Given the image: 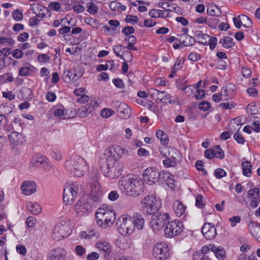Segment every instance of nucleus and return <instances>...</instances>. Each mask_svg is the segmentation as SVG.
I'll list each match as a JSON object with an SVG mask.
<instances>
[{
  "mask_svg": "<svg viewBox=\"0 0 260 260\" xmlns=\"http://www.w3.org/2000/svg\"><path fill=\"white\" fill-rule=\"evenodd\" d=\"M259 192V189L257 187L249 189L247 192L248 199L254 198L259 199L260 198Z\"/></svg>",
  "mask_w": 260,
  "mask_h": 260,
  "instance_id": "obj_40",
  "label": "nucleus"
},
{
  "mask_svg": "<svg viewBox=\"0 0 260 260\" xmlns=\"http://www.w3.org/2000/svg\"><path fill=\"white\" fill-rule=\"evenodd\" d=\"M132 221L135 228H137L139 230L143 228L145 220L141 214L138 213H134L133 217H132Z\"/></svg>",
  "mask_w": 260,
  "mask_h": 260,
  "instance_id": "obj_26",
  "label": "nucleus"
},
{
  "mask_svg": "<svg viewBox=\"0 0 260 260\" xmlns=\"http://www.w3.org/2000/svg\"><path fill=\"white\" fill-rule=\"evenodd\" d=\"M125 22L132 24L136 23L138 21V18L137 16L134 15H127L125 19Z\"/></svg>",
  "mask_w": 260,
  "mask_h": 260,
  "instance_id": "obj_55",
  "label": "nucleus"
},
{
  "mask_svg": "<svg viewBox=\"0 0 260 260\" xmlns=\"http://www.w3.org/2000/svg\"><path fill=\"white\" fill-rule=\"evenodd\" d=\"M119 6V2H118L116 1H114L111 2L109 4V8L111 10L114 11H118V7Z\"/></svg>",
  "mask_w": 260,
  "mask_h": 260,
  "instance_id": "obj_63",
  "label": "nucleus"
},
{
  "mask_svg": "<svg viewBox=\"0 0 260 260\" xmlns=\"http://www.w3.org/2000/svg\"><path fill=\"white\" fill-rule=\"evenodd\" d=\"M179 36L180 43L185 46H192L196 42L192 37L187 34H181Z\"/></svg>",
  "mask_w": 260,
  "mask_h": 260,
  "instance_id": "obj_28",
  "label": "nucleus"
},
{
  "mask_svg": "<svg viewBox=\"0 0 260 260\" xmlns=\"http://www.w3.org/2000/svg\"><path fill=\"white\" fill-rule=\"evenodd\" d=\"M170 219L169 214L167 213L158 212L151 217L150 226L153 231H159L161 229L166 222Z\"/></svg>",
  "mask_w": 260,
  "mask_h": 260,
  "instance_id": "obj_8",
  "label": "nucleus"
},
{
  "mask_svg": "<svg viewBox=\"0 0 260 260\" xmlns=\"http://www.w3.org/2000/svg\"><path fill=\"white\" fill-rule=\"evenodd\" d=\"M113 50L117 56L122 60H124L123 57L124 47L122 45L120 44L115 45L113 47Z\"/></svg>",
  "mask_w": 260,
  "mask_h": 260,
  "instance_id": "obj_37",
  "label": "nucleus"
},
{
  "mask_svg": "<svg viewBox=\"0 0 260 260\" xmlns=\"http://www.w3.org/2000/svg\"><path fill=\"white\" fill-rule=\"evenodd\" d=\"M195 36L198 39L197 42L204 45H207V41L210 36L208 35L202 34L201 31H198L195 33Z\"/></svg>",
  "mask_w": 260,
  "mask_h": 260,
  "instance_id": "obj_34",
  "label": "nucleus"
},
{
  "mask_svg": "<svg viewBox=\"0 0 260 260\" xmlns=\"http://www.w3.org/2000/svg\"><path fill=\"white\" fill-rule=\"evenodd\" d=\"M95 218L99 226L106 229L113 224L116 219V213L107 207L100 208L96 212Z\"/></svg>",
  "mask_w": 260,
  "mask_h": 260,
  "instance_id": "obj_4",
  "label": "nucleus"
},
{
  "mask_svg": "<svg viewBox=\"0 0 260 260\" xmlns=\"http://www.w3.org/2000/svg\"><path fill=\"white\" fill-rule=\"evenodd\" d=\"M160 173L154 168H147L143 174L144 180L146 184L152 185L158 182Z\"/></svg>",
  "mask_w": 260,
  "mask_h": 260,
  "instance_id": "obj_12",
  "label": "nucleus"
},
{
  "mask_svg": "<svg viewBox=\"0 0 260 260\" xmlns=\"http://www.w3.org/2000/svg\"><path fill=\"white\" fill-rule=\"evenodd\" d=\"M217 40L215 37L209 38L207 41V45L210 46V49L212 50L215 48Z\"/></svg>",
  "mask_w": 260,
  "mask_h": 260,
  "instance_id": "obj_54",
  "label": "nucleus"
},
{
  "mask_svg": "<svg viewBox=\"0 0 260 260\" xmlns=\"http://www.w3.org/2000/svg\"><path fill=\"white\" fill-rule=\"evenodd\" d=\"M202 232L204 237L208 240L214 239L217 234L214 224L209 222L204 223L202 228Z\"/></svg>",
  "mask_w": 260,
  "mask_h": 260,
  "instance_id": "obj_16",
  "label": "nucleus"
},
{
  "mask_svg": "<svg viewBox=\"0 0 260 260\" xmlns=\"http://www.w3.org/2000/svg\"><path fill=\"white\" fill-rule=\"evenodd\" d=\"M95 247L100 251L104 253L105 256L109 255L111 252V244L107 241L100 240L98 241L95 244Z\"/></svg>",
  "mask_w": 260,
  "mask_h": 260,
  "instance_id": "obj_23",
  "label": "nucleus"
},
{
  "mask_svg": "<svg viewBox=\"0 0 260 260\" xmlns=\"http://www.w3.org/2000/svg\"><path fill=\"white\" fill-rule=\"evenodd\" d=\"M248 228L252 236L260 242V224L250 222L248 224Z\"/></svg>",
  "mask_w": 260,
  "mask_h": 260,
  "instance_id": "obj_25",
  "label": "nucleus"
},
{
  "mask_svg": "<svg viewBox=\"0 0 260 260\" xmlns=\"http://www.w3.org/2000/svg\"><path fill=\"white\" fill-rule=\"evenodd\" d=\"M165 150L167 152V154L166 152H164L162 150L160 151L161 154L164 155L166 157L172 160L173 162H176L177 164L181 160V155L177 149L169 147L166 148Z\"/></svg>",
  "mask_w": 260,
  "mask_h": 260,
  "instance_id": "obj_15",
  "label": "nucleus"
},
{
  "mask_svg": "<svg viewBox=\"0 0 260 260\" xmlns=\"http://www.w3.org/2000/svg\"><path fill=\"white\" fill-rule=\"evenodd\" d=\"M249 199L250 200V202L249 204H248V203L246 202V207L250 210L256 208L258 206L259 203H260V198H259V199H257V198H250Z\"/></svg>",
  "mask_w": 260,
  "mask_h": 260,
  "instance_id": "obj_39",
  "label": "nucleus"
},
{
  "mask_svg": "<svg viewBox=\"0 0 260 260\" xmlns=\"http://www.w3.org/2000/svg\"><path fill=\"white\" fill-rule=\"evenodd\" d=\"M193 260H210L205 254L200 252H196L193 255Z\"/></svg>",
  "mask_w": 260,
  "mask_h": 260,
  "instance_id": "obj_53",
  "label": "nucleus"
},
{
  "mask_svg": "<svg viewBox=\"0 0 260 260\" xmlns=\"http://www.w3.org/2000/svg\"><path fill=\"white\" fill-rule=\"evenodd\" d=\"M15 41L13 39L10 38H5V37H0V44L1 45H9L10 46H12L14 44Z\"/></svg>",
  "mask_w": 260,
  "mask_h": 260,
  "instance_id": "obj_47",
  "label": "nucleus"
},
{
  "mask_svg": "<svg viewBox=\"0 0 260 260\" xmlns=\"http://www.w3.org/2000/svg\"><path fill=\"white\" fill-rule=\"evenodd\" d=\"M106 157L108 158L109 157L111 156L116 159L123 156H129L128 151L127 150L121 147L120 146H117L114 147H112L109 150H107L105 153Z\"/></svg>",
  "mask_w": 260,
  "mask_h": 260,
  "instance_id": "obj_13",
  "label": "nucleus"
},
{
  "mask_svg": "<svg viewBox=\"0 0 260 260\" xmlns=\"http://www.w3.org/2000/svg\"><path fill=\"white\" fill-rule=\"evenodd\" d=\"M157 6L159 8L163 9L166 11H176V9L179 10L180 8L175 4H169L167 2L159 3Z\"/></svg>",
  "mask_w": 260,
  "mask_h": 260,
  "instance_id": "obj_33",
  "label": "nucleus"
},
{
  "mask_svg": "<svg viewBox=\"0 0 260 260\" xmlns=\"http://www.w3.org/2000/svg\"><path fill=\"white\" fill-rule=\"evenodd\" d=\"M219 43L221 44L222 46L226 49L230 48L235 45L233 38L230 37H224L219 40Z\"/></svg>",
  "mask_w": 260,
  "mask_h": 260,
  "instance_id": "obj_36",
  "label": "nucleus"
},
{
  "mask_svg": "<svg viewBox=\"0 0 260 260\" xmlns=\"http://www.w3.org/2000/svg\"><path fill=\"white\" fill-rule=\"evenodd\" d=\"M98 107L99 104L96 101H91L90 103L79 108L77 114L80 117H85L93 110L94 108Z\"/></svg>",
  "mask_w": 260,
  "mask_h": 260,
  "instance_id": "obj_17",
  "label": "nucleus"
},
{
  "mask_svg": "<svg viewBox=\"0 0 260 260\" xmlns=\"http://www.w3.org/2000/svg\"><path fill=\"white\" fill-rule=\"evenodd\" d=\"M243 175L250 177L251 174L252 166L249 161L243 162L241 165Z\"/></svg>",
  "mask_w": 260,
  "mask_h": 260,
  "instance_id": "obj_35",
  "label": "nucleus"
},
{
  "mask_svg": "<svg viewBox=\"0 0 260 260\" xmlns=\"http://www.w3.org/2000/svg\"><path fill=\"white\" fill-rule=\"evenodd\" d=\"M114 105L117 108V112L122 114V117L124 118H128L132 115V110L126 104L116 101L114 103Z\"/></svg>",
  "mask_w": 260,
  "mask_h": 260,
  "instance_id": "obj_20",
  "label": "nucleus"
},
{
  "mask_svg": "<svg viewBox=\"0 0 260 260\" xmlns=\"http://www.w3.org/2000/svg\"><path fill=\"white\" fill-rule=\"evenodd\" d=\"M210 107V104L208 102L203 101L201 102L199 106V108L200 110L204 111H206L209 110Z\"/></svg>",
  "mask_w": 260,
  "mask_h": 260,
  "instance_id": "obj_59",
  "label": "nucleus"
},
{
  "mask_svg": "<svg viewBox=\"0 0 260 260\" xmlns=\"http://www.w3.org/2000/svg\"><path fill=\"white\" fill-rule=\"evenodd\" d=\"M159 179L161 181L165 182L168 185H172L174 182L173 175L169 172H161Z\"/></svg>",
  "mask_w": 260,
  "mask_h": 260,
  "instance_id": "obj_30",
  "label": "nucleus"
},
{
  "mask_svg": "<svg viewBox=\"0 0 260 260\" xmlns=\"http://www.w3.org/2000/svg\"><path fill=\"white\" fill-rule=\"evenodd\" d=\"M233 22L235 26L237 28H240L242 25V18L241 16L239 15L238 17H235L233 18Z\"/></svg>",
  "mask_w": 260,
  "mask_h": 260,
  "instance_id": "obj_58",
  "label": "nucleus"
},
{
  "mask_svg": "<svg viewBox=\"0 0 260 260\" xmlns=\"http://www.w3.org/2000/svg\"><path fill=\"white\" fill-rule=\"evenodd\" d=\"M135 29L133 26H127L122 29V32L126 36H128L135 32Z\"/></svg>",
  "mask_w": 260,
  "mask_h": 260,
  "instance_id": "obj_49",
  "label": "nucleus"
},
{
  "mask_svg": "<svg viewBox=\"0 0 260 260\" xmlns=\"http://www.w3.org/2000/svg\"><path fill=\"white\" fill-rule=\"evenodd\" d=\"M156 137L160 140L162 145H166L168 143L169 139L167 135L161 130H158L156 133Z\"/></svg>",
  "mask_w": 260,
  "mask_h": 260,
  "instance_id": "obj_38",
  "label": "nucleus"
},
{
  "mask_svg": "<svg viewBox=\"0 0 260 260\" xmlns=\"http://www.w3.org/2000/svg\"><path fill=\"white\" fill-rule=\"evenodd\" d=\"M207 12L209 15L216 17L220 16L222 13L219 7L214 4H211L208 7Z\"/></svg>",
  "mask_w": 260,
  "mask_h": 260,
  "instance_id": "obj_32",
  "label": "nucleus"
},
{
  "mask_svg": "<svg viewBox=\"0 0 260 260\" xmlns=\"http://www.w3.org/2000/svg\"><path fill=\"white\" fill-rule=\"evenodd\" d=\"M61 7V4L58 2H53L50 3L48 5V8L55 11H58Z\"/></svg>",
  "mask_w": 260,
  "mask_h": 260,
  "instance_id": "obj_52",
  "label": "nucleus"
},
{
  "mask_svg": "<svg viewBox=\"0 0 260 260\" xmlns=\"http://www.w3.org/2000/svg\"><path fill=\"white\" fill-rule=\"evenodd\" d=\"M183 64V61L181 58H177L173 68V73H176L179 70L181 69Z\"/></svg>",
  "mask_w": 260,
  "mask_h": 260,
  "instance_id": "obj_46",
  "label": "nucleus"
},
{
  "mask_svg": "<svg viewBox=\"0 0 260 260\" xmlns=\"http://www.w3.org/2000/svg\"><path fill=\"white\" fill-rule=\"evenodd\" d=\"M214 175L218 179H220L226 175V173L222 169H217L215 170Z\"/></svg>",
  "mask_w": 260,
  "mask_h": 260,
  "instance_id": "obj_51",
  "label": "nucleus"
},
{
  "mask_svg": "<svg viewBox=\"0 0 260 260\" xmlns=\"http://www.w3.org/2000/svg\"><path fill=\"white\" fill-rule=\"evenodd\" d=\"M116 226L119 232L123 236L132 234L135 230L132 217L123 215L119 217L116 221Z\"/></svg>",
  "mask_w": 260,
  "mask_h": 260,
  "instance_id": "obj_6",
  "label": "nucleus"
},
{
  "mask_svg": "<svg viewBox=\"0 0 260 260\" xmlns=\"http://www.w3.org/2000/svg\"><path fill=\"white\" fill-rule=\"evenodd\" d=\"M90 198L95 202H100L103 196L102 189L97 182L90 185Z\"/></svg>",
  "mask_w": 260,
  "mask_h": 260,
  "instance_id": "obj_18",
  "label": "nucleus"
},
{
  "mask_svg": "<svg viewBox=\"0 0 260 260\" xmlns=\"http://www.w3.org/2000/svg\"><path fill=\"white\" fill-rule=\"evenodd\" d=\"M13 17L15 21H19L23 19V14L21 11L16 10L13 12Z\"/></svg>",
  "mask_w": 260,
  "mask_h": 260,
  "instance_id": "obj_50",
  "label": "nucleus"
},
{
  "mask_svg": "<svg viewBox=\"0 0 260 260\" xmlns=\"http://www.w3.org/2000/svg\"><path fill=\"white\" fill-rule=\"evenodd\" d=\"M65 168L70 174L77 177L82 176L87 169L85 160L79 156H73L68 160Z\"/></svg>",
  "mask_w": 260,
  "mask_h": 260,
  "instance_id": "obj_3",
  "label": "nucleus"
},
{
  "mask_svg": "<svg viewBox=\"0 0 260 260\" xmlns=\"http://www.w3.org/2000/svg\"><path fill=\"white\" fill-rule=\"evenodd\" d=\"M46 100L50 102H52L55 101L56 95L55 93L52 91L48 92L46 96Z\"/></svg>",
  "mask_w": 260,
  "mask_h": 260,
  "instance_id": "obj_64",
  "label": "nucleus"
},
{
  "mask_svg": "<svg viewBox=\"0 0 260 260\" xmlns=\"http://www.w3.org/2000/svg\"><path fill=\"white\" fill-rule=\"evenodd\" d=\"M26 206L27 210L32 214L37 215L41 211L40 206L36 203L27 202Z\"/></svg>",
  "mask_w": 260,
  "mask_h": 260,
  "instance_id": "obj_31",
  "label": "nucleus"
},
{
  "mask_svg": "<svg viewBox=\"0 0 260 260\" xmlns=\"http://www.w3.org/2000/svg\"><path fill=\"white\" fill-rule=\"evenodd\" d=\"M153 256L157 260H165L170 255L168 245L164 242L156 243L153 247Z\"/></svg>",
  "mask_w": 260,
  "mask_h": 260,
  "instance_id": "obj_10",
  "label": "nucleus"
},
{
  "mask_svg": "<svg viewBox=\"0 0 260 260\" xmlns=\"http://www.w3.org/2000/svg\"><path fill=\"white\" fill-rule=\"evenodd\" d=\"M66 255V250L63 248L57 247L49 253L47 260H64Z\"/></svg>",
  "mask_w": 260,
  "mask_h": 260,
  "instance_id": "obj_19",
  "label": "nucleus"
},
{
  "mask_svg": "<svg viewBox=\"0 0 260 260\" xmlns=\"http://www.w3.org/2000/svg\"><path fill=\"white\" fill-rule=\"evenodd\" d=\"M183 224L177 220L168 221L165 227V236L172 238L179 235L182 231Z\"/></svg>",
  "mask_w": 260,
  "mask_h": 260,
  "instance_id": "obj_9",
  "label": "nucleus"
},
{
  "mask_svg": "<svg viewBox=\"0 0 260 260\" xmlns=\"http://www.w3.org/2000/svg\"><path fill=\"white\" fill-rule=\"evenodd\" d=\"M241 18L244 22V24H243V26L247 28H250L252 26V21L249 17L245 15H242Z\"/></svg>",
  "mask_w": 260,
  "mask_h": 260,
  "instance_id": "obj_43",
  "label": "nucleus"
},
{
  "mask_svg": "<svg viewBox=\"0 0 260 260\" xmlns=\"http://www.w3.org/2000/svg\"><path fill=\"white\" fill-rule=\"evenodd\" d=\"M91 205L84 198L80 199L75 206V210L80 215H83L90 211Z\"/></svg>",
  "mask_w": 260,
  "mask_h": 260,
  "instance_id": "obj_14",
  "label": "nucleus"
},
{
  "mask_svg": "<svg viewBox=\"0 0 260 260\" xmlns=\"http://www.w3.org/2000/svg\"><path fill=\"white\" fill-rule=\"evenodd\" d=\"M114 113V111L110 109L104 108L103 109L100 115L105 118H108L110 117Z\"/></svg>",
  "mask_w": 260,
  "mask_h": 260,
  "instance_id": "obj_48",
  "label": "nucleus"
},
{
  "mask_svg": "<svg viewBox=\"0 0 260 260\" xmlns=\"http://www.w3.org/2000/svg\"><path fill=\"white\" fill-rule=\"evenodd\" d=\"M234 139L239 144H244L245 143V139L241 135H240L238 132H237L234 135Z\"/></svg>",
  "mask_w": 260,
  "mask_h": 260,
  "instance_id": "obj_60",
  "label": "nucleus"
},
{
  "mask_svg": "<svg viewBox=\"0 0 260 260\" xmlns=\"http://www.w3.org/2000/svg\"><path fill=\"white\" fill-rule=\"evenodd\" d=\"M153 94L157 96V99L159 100L162 103L168 102L170 104H174L175 100H172L171 95L165 91H160L157 89H153Z\"/></svg>",
  "mask_w": 260,
  "mask_h": 260,
  "instance_id": "obj_21",
  "label": "nucleus"
},
{
  "mask_svg": "<svg viewBox=\"0 0 260 260\" xmlns=\"http://www.w3.org/2000/svg\"><path fill=\"white\" fill-rule=\"evenodd\" d=\"M214 246L215 245L214 244H209L208 245L203 246L202 247L201 251H199V252L206 255L205 254L208 253L210 251H212V247Z\"/></svg>",
  "mask_w": 260,
  "mask_h": 260,
  "instance_id": "obj_57",
  "label": "nucleus"
},
{
  "mask_svg": "<svg viewBox=\"0 0 260 260\" xmlns=\"http://www.w3.org/2000/svg\"><path fill=\"white\" fill-rule=\"evenodd\" d=\"M21 189L24 194L28 196L36 192V186L34 182L26 181L21 185Z\"/></svg>",
  "mask_w": 260,
  "mask_h": 260,
  "instance_id": "obj_22",
  "label": "nucleus"
},
{
  "mask_svg": "<svg viewBox=\"0 0 260 260\" xmlns=\"http://www.w3.org/2000/svg\"><path fill=\"white\" fill-rule=\"evenodd\" d=\"M70 229L67 223L62 221L57 223L52 232V237L54 240H59L67 237L70 235Z\"/></svg>",
  "mask_w": 260,
  "mask_h": 260,
  "instance_id": "obj_11",
  "label": "nucleus"
},
{
  "mask_svg": "<svg viewBox=\"0 0 260 260\" xmlns=\"http://www.w3.org/2000/svg\"><path fill=\"white\" fill-rule=\"evenodd\" d=\"M142 210L146 214H154L161 208V201L155 196H148L141 201Z\"/></svg>",
  "mask_w": 260,
  "mask_h": 260,
  "instance_id": "obj_5",
  "label": "nucleus"
},
{
  "mask_svg": "<svg viewBox=\"0 0 260 260\" xmlns=\"http://www.w3.org/2000/svg\"><path fill=\"white\" fill-rule=\"evenodd\" d=\"M80 185L73 183L65 186L63 191V202L66 205L72 204L77 197Z\"/></svg>",
  "mask_w": 260,
  "mask_h": 260,
  "instance_id": "obj_7",
  "label": "nucleus"
},
{
  "mask_svg": "<svg viewBox=\"0 0 260 260\" xmlns=\"http://www.w3.org/2000/svg\"><path fill=\"white\" fill-rule=\"evenodd\" d=\"M106 166H101V170L104 175L111 179L119 177L122 173L123 164L118 162L116 159L111 156L106 158Z\"/></svg>",
  "mask_w": 260,
  "mask_h": 260,
  "instance_id": "obj_2",
  "label": "nucleus"
},
{
  "mask_svg": "<svg viewBox=\"0 0 260 260\" xmlns=\"http://www.w3.org/2000/svg\"><path fill=\"white\" fill-rule=\"evenodd\" d=\"M118 185L123 193L131 197H138L144 191L143 181L136 175H128L122 177Z\"/></svg>",
  "mask_w": 260,
  "mask_h": 260,
  "instance_id": "obj_1",
  "label": "nucleus"
},
{
  "mask_svg": "<svg viewBox=\"0 0 260 260\" xmlns=\"http://www.w3.org/2000/svg\"><path fill=\"white\" fill-rule=\"evenodd\" d=\"M62 78L66 82L69 83L71 81H76L80 78V76L77 75V71L75 69H71L63 72Z\"/></svg>",
  "mask_w": 260,
  "mask_h": 260,
  "instance_id": "obj_24",
  "label": "nucleus"
},
{
  "mask_svg": "<svg viewBox=\"0 0 260 260\" xmlns=\"http://www.w3.org/2000/svg\"><path fill=\"white\" fill-rule=\"evenodd\" d=\"M3 96L5 98L8 99L10 101H12L15 98V95L11 91H3L2 92Z\"/></svg>",
  "mask_w": 260,
  "mask_h": 260,
  "instance_id": "obj_61",
  "label": "nucleus"
},
{
  "mask_svg": "<svg viewBox=\"0 0 260 260\" xmlns=\"http://www.w3.org/2000/svg\"><path fill=\"white\" fill-rule=\"evenodd\" d=\"M212 252L219 260H223L225 257V250L220 246L212 247Z\"/></svg>",
  "mask_w": 260,
  "mask_h": 260,
  "instance_id": "obj_29",
  "label": "nucleus"
},
{
  "mask_svg": "<svg viewBox=\"0 0 260 260\" xmlns=\"http://www.w3.org/2000/svg\"><path fill=\"white\" fill-rule=\"evenodd\" d=\"M186 207L183 204V203L179 200H177L174 202L173 209L178 217L181 216L185 213Z\"/></svg>",
  "mask_w": 260,
  "mask_h": 260,
  "instance_id": "obj_27",
  "label": "nucleus"
},
{
  "mask_svg": "<svg viewBox=\"0 0 260 260\" xmlns=\"http://www.w3.org/2000/svg\"><path fill=\"white\" fill-rule=\"evenodd\" d=\"M214 155L216 157L222 159L224 157V153L219 145H217L214 148Z\"/></svg>",
  "mask_w": 260,
  "mask_h": 260,
  "instance_id": "obj_42",
  "label": "nucleus"
},
{
  "mask_svg": "<svg viewBox=\"0 0 260 260\" xmlns=\"http://www.w3.org/2000/svg\"><path fill=\"white\" fill-rule=\"evenodd\" d=\"M20 91L23 95V98L27 100H30L32 98V91L30 89L28 88H23Z\"/></svg>",
  "mask_w": 260,
  "mask_h": 260,
  "instance_id": "obj_44",
  "label": "nucleus"
},
{
  "mask_svg": "<svg viewBox=\"0 0 260 260\" xmlns=\"http://www.w3.org/2000/svg\"><path fill=\"white\" fill-rule=\"evenodd\" d=\"M201 58L200 55L196 52H191L188 55V59L193 62H196Z\"/></svg>",
  "mask_w": 260,
  "mask_h": 260,
  "instance_id": "obj_56",
  "label": "nucleus"
},
{
  "mask_svg": "<svg viewBox=\"0 0 260 260\" xmlns=\"http://www.w3.org/2000/svg\"><path fill=\"white\" fill-rule=\"evenodd\" d=\"M54 115L59 119H65L64 109L63 107L56 108L53 110Z\"/></svg>",
  "mask_w": 260,
  "mask_h": 260,
  "instance_id": "obj_41",
  "label": "nucleus"
},
{
  "mask_svg": "<svg viewBox=\"0 0 260 260\" xmlns=\"http://www.w3.org/2000/svg\"><path fill=\"white\" fill-rule=\"evenodd\" d=\"M38 59L41 62L45 63L49 61L50 57L45 54H40L38 56Z\"/></svg>",
  "mask_w": 260,
  "mask_h": 260,
  "instance_id": "obj_62",
  "label": "nucleus"
},
{
  "mask_svg": "<svg viewBox=\"0 0 260 260\" xmlns=\"http://www.w3.org/2000/svg\"><path fill=\"white\" fill-rule=\"evenodd\" d=\"M87 7L88 8L87 11L91 14H94L95 13H97L98 12V7L95 5V4L94 3H89L87 4Z\"/></svg>",
  "mask_w": 260,
  "mask_h": 260,
  "instance_id": "obj_45",
  "label": "nucleus"
}]
</instances>
